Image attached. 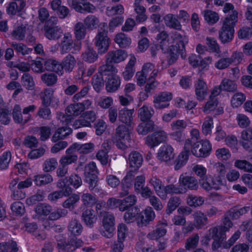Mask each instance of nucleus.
Masks as SVG:
<instances>
[{"label": "nucleus", "instance_id": "f257e3e1", "mask_svg": "<svg viewBox=\"0 0 252 252\" xmlns=\"http://www.w3.org/2000/svg\"><path fill=\"white\" fill-rule=\"evenodd\" d=\"M237 11L228 15L223 23V26L219 31V38L223 43H227L232 40L234 33V26L238 21Z\"/></svg>", "mask_w": 252, "mask_h": 252}, {"label": "nucleus", "instance_id": "f03ea898", "mask_svg": "<svg viewBox=\"0 0 252 252\" xmlns=\"http://www.w3.org/2000/svg\"><path fill=\"white\" fill-rule=\"evenodd\" d=\"M58 18L54 16L46 21L44 26V35L49 40H58L62 36L63 31L58 24Z\"/></svg>", "mask_w": 252, "mask_h": 252}, {"label": "nucleus", "instance_id": "7ed1b4c3", "mask_svg": "<svg viewBox=\"0 0 252 252\" xmlns=\"http://www.w3.org/2000/svg\"><path fill=\"white\" fill-rule=\"evenodd\" d=\"M97 171L94 162L86 165L84 169L85 182L88 184L91 191L96 192L98 183Z\"/></svg>", "mask_w": 252, "mask_h": 252}, {"label": "nucleus", "instance_id": "20e7f679", "mask_svg": "<svg viewBox=\"0 0 252 252\" xmlns=\"http://www.w3.org/2000/svg\"><path fill=\"white\" fill-rule=\"evenodd\" d=\"M190 149L195 157L204 158L210 154L212 146L208 140H201L192 144Z\"/></svg>", "mask_w": 252, "mask_h": 252}, {"label": "nucleus", "instance_id": "39448f33", "mask_svg": "<svg viewBox=\"0 0 252 252\" xmlns=\"http://www.w3.org/2000/svg\"><path fill=\"white\" fill-rule=\"evenodd\" d=\"M94 42L99 54L105 53L109 48L110 42L107 32L102 29L99 30L94 39Z\"/></svg>", "mask_w": 252, "mask_h": 252}, {"label": "nucleus", "instance_id": "423d86ee", "mask_svg": "<svg viewBox=\"0 0 252 252\" xmlns=\"http://www.w3.org/2000/svg\"><path fill=\"white\" fill-rule=\"evenodd\" d=\"M102 222L104 230L100 231L101 234L107 238H111L114 234V216L108 213H105L103 216Z\"/></svg>", "mask_w": 252, "mask_h": 252}, {"label": "nucleus", "instance_id": "0eeeda50", "mask_svg": "<svg viewBox=\"0 0 252 252\" xmlns=\"http://www.w3.org/2000/svg\"><path fill=\"white\" fill-rule=\"evenodd\" d=\"M180 187L183 188L184 193L187 189L197 190L199 188V183L197 179L192 176L182 174L179 178Z\"/></svg>", "mask_w": 252, "mask_h": 252}, {"label": "nucleus", "instance_id": "6e6552de", "mask_svg": "<svg viewBox=\"0 0 252 252\" xmlns=\"http://www.w3.org/2000/svg\"><path fill=\"white\" fill-rule=\"evenodd\" d=\"M83 242L77 238H71L67 241H63L58 244L59 252H73L76 249L83 245Z\"/></svg>", "mask_w": 252, "mask_h": 252}, {"label": "nucleus", "instance_id": "1a4fd4ad", "mask_svg": "<svg viewBox=\"0 0 252 252\" xmlns=\"http://www.w3.org/2000/svg\"><path fill=\"white\" fill-rule=\"evenodd\" d=\"M166 135L162 130L154 132L146 137V144L151 148L157 146L165 141Z\"/></svg>", "mask_w": 252, "mask_h": 252}, {"label": "nucleus", "instance_id": "9d476101", "mask_svg": "<svg viewBox=\"0 0 252 252\" xmlns=\"http://www.w3.org/2000/svg\"><path fill=\"white\" fill-rule=\"evenodd\" d=\"M172 98V94L168 92H162L154 97V107L158 109H162L169 106V103L167 102Z\"/></svg>", "mask_w": 252, "mask_h": 252}, {"label": "nucleus", "instance_id": "9b49d317", "mask_svg": "<svg viewBox=\"0 0 252 252\" xmlns=\"http://www.w3.org/2000/svg\"><path fill=\"white\" fill-rule=\"evenodd\" d=\"M194 89L197 99L199 101L203 100L208 94V88L202 78H199L195 82Z\"/></svg>", "mask_w": 252, "mask_h": 252}, {"label": "nucleus", "instance_id": "f8f14e48", "mask_svg": "<svg viewBox=\"0 0 252 252\" xmlns=\"http://www.w3.org/2000/svg\"><path fill=\"white\" fill-rule=\"evenodd\" d=\"M189 141L188 140L187 142L185 144L184 151L180 154L177 158L175 160L174 169L176 170H179L182 166L185 165L188 160L190 150L189 149Z\"/></svg>", "mask_w": 252, "mask_h": 252}, {"label": "nucleus", "instance_id": "ddd939ff", "mask_svg": "<svg viewBox=\"0 0 252 252\" xmlns=\"http://www.w3.org/2000/svg\"><path fill=\"white\" fill-rule=\"evenodd\" d=\"M91 103L90 101L87 100L83 103L71 104L66 108V113L69 116H78L84 110L85 104L90 105Z\"/></svg>", "mask_w": 252, "mask_h": 252}, {"label": "nucleus", "instance_id": "4468645a", "mask_svg": "<svg viewBox=\"0 0 252 252\" xmlns=\"http://www.w3.org/2000/svg\"><path fill=\"white\" fill-rule=\"evenodd\" d=\"M142 0H135L134 2V11L136 13L135 20L137 23L145 22L148 16L146 14V8L141 4Z\"/></svg>", "mask_w": 252, "mask_h": 252}, {"label": "nucleus", "instance_id": "2eb2a0df", "mask_svg": "<svg viewBox=\"0 0 252 252\" xmlns=\"http://www.w3.org/2000/svg\"><path fill=\"white\" fill-rule=\"evenodd\" d=\"M173 148L169 145L162 146L158 150V158L161 161L167 162L174 157Z\"/></svg>", "mask_w": 252, "mask_h": 252}, {"label": "nucleus", "instance_id": "dca6fc26", "mask_svg": "<svg viewBox=\"0 0 252 252\" xmlns=\"http://www.w3.org/2000/svg\"><path fill=\"white\" fill-rule=\"evenodd\" d=\"M12 117L16 124L24 125L31 119V115L23 116L21 113V108L19 105H15L12 110Z\"/></svg>", "mask_w": 252, "mask_h": 252}, {"label": "nucleus", "instance_id": "f3484780", "mask_svg": "<svg viewBox=\"0 0 252 252\" xmlns=\"http://www.w3.org/2000/svg\"><path fill=\"white\" fill-rule=\"evenodd\" d=\"M126 55L124 51L117 50L109 51L106 56L107 63H119L123 61L126 58Z\"/></svg>", "mask_w": 252, "mask_h": 252}, {"label": "nucleus", "instance_id": "a211bd4d", "mask_svg": "<svg viewBox=\"0 0 252 252\" xmlns=\"http://www.w3.org/2000/svg\"><path fill=\"white\" fill-rule=\"evenodd\" d=\"M115 136L117 140L130 142L131 138L128 128L125 125H120L116 128Z\"/></svg>", "mask_w": 252, "mask_h": 252}, {"label": "nucleus", "instance_id": "6ab92c4d", "mask_svg": "<svg viewBox=\"0 0 252 252\" xmlns=\"http://www.w3.org/2000/svg\"><path fill=\"white\" fill-rule=\"evenodd\" d=\"M76 64V60L74 57L71 55L68 54L62 60L61 65L62 67V74L63 73V69L68 72L72 71Z\"/></svg>", "mask_w": 252, "mask_h": 252}, {"label": "nucleus", "instance_id": "aec40b11", "mask_svg": "<svg viewBox=\"0 0 252 252\" xmlns=\"http://www.w3.org/2000/svg\"><path fill=\"white\" fill-rule=\"evenodd\" d=\"M94 145L92 143L84 144L75 143L68 148V152H69L72 149H74L75 151H78L80 154H87L92 153L94 150Z\"/></svg>", "mask_w": 252, "mask_h": 252}, {"label": "nucleus", "instance_id": "412c9836", "mask_svg": "<svg viewBox=\"0 0 252 252\" xmlns=\"http://www.w3.org/2000/svg\"><path fill=\"white\" fill-rule=\"evenodd\" d=\"M183 193V188H181L180 186L177 187L175 185L170 184L166 186H163V188L161 190L162 196H159L162 199H165L168 194H182Z\"/></svg>", "mask_w": 252, "mask_h": 252}, {"label": "nucleus", "instance_id": "4be33fe9", "mask_svg": "<svg viewBox=\"0 0 252 252\" xmlns=\"http://www.w3.org/2000/svg\"><path fill=\"white\" fill-rule=\"evenodd\" d=\"M128 160L130 167L136 171L141 166L143 158L139 153L134 151L129 154Z\"/></svg>", "mask_w": 252, "mask_h": 252}, {"label": "nucleus", "instance_id": "5701e85b", "mask_svg": "<svg viewBox=\"0 0 252 252\" xmlns=\"http://www.w3.org/2000/svg\"><path fill=\"white\" fill-rule=\"evenodd\" d=\"M155 129L156 125L153 121L142 122L138 125L136 129L138 134L142 135H145Z\"/></svg>", "mask_w": 252, "mask_h": 252}, {"label": "nucleus", "instance_id": "b1692460", "mask_svg": "<svg viewBox=\"0 0 252 252\" xmlns=\"http://www.w3.org/2000/svg\"><path fill=\"white\" fill-rule=\"evenodd\" d=\"M72 132L71 128L63 126L58 128L52 137V141L56 142L60 139H63Z\"/></svg>", "mask_w": 252, "mask_h": 252}, {"label": "nucleus", "instance_id": "393cba45", "mask_svg": "<svg viewBox=\"0 0 252 252\" xmlns=\"http://www.w3.org/2000/svg\"><path fill=\"white\" fill-rule=\"evenodd\" d=\"M135 63L136 58L134 56H131L123 72V76L125 80H129L133 77L135 72Z\"/></svg>", "mask_w": 252, "mask_h": 252}, {"label": "nucleus", "instance_id": "a878e982", "mask_svg": "<svg viewBox=\"0 0 252 252\" xmlns=\"http://www.w3.org/2000/svg\"><path fill=\"white\" fill-rule=\"evenodd\" d=\"M118 72L117 69L110 63H107L99 67L98 73L103 76H111L112 77L115 76Z\"/></svg>", "mask_w": 252, "mask_h": 252}, {"label": "nucleus", "instance_id": "bb28decb", "mask_svg": "<svg viewBox=\"0 0 252 252\" xmlns=\"http://www.w3.org/2000/svg\"><path fill=\"white\" fill-rule=\"evenodd\" d=\"M68 149L66 151V155L62 157L60 160V164L67 166L68 165L76 162L78 159L77 156L74 153L75 150L72 149L69 152H68Z\"/></svg>", "mask_w": 252, "mask_h": 252}, {"label": "nucleus", "instance_id": "cd10ccee", "mask_svg": "<svg viewBox=\"0 0 252 252\" xmlns=\"http://www.w3.org/2000/svg\"><path fill=\"white\" fill-rule=\"evenodd\" d=\"M168 63L169 64L174 63L178 58V54L181 55V52L179 50V46L177 45H171L167 50Z\"/></svg>", "mask_w": 252, "mask_h": 252}, {"label": "nucleus", "instance_id": "c85d7f7f", "mask_svg": "<svg viewBox=\"0 0 252 252\" xmlns=\"http://www.w3.org/2000/svg\"><path fill=\"white\" fill-rule=\"evenodd\" d=\"M154 111L152 108L146 105L140 108L138 111V117L142 122L151 121L150 119L154 115Z\"/></svg>", "mask_w": 252, "mask_h": 252}, {"label": "nucleus", "instance_id": "c756f323", "mask_svg": "<svg viewBox=\"0 0 252 252\" xmlns=\"http://www.w3.org/2000/svg\"><path fill=\"white\" fill-rule=\"evenodd\" d=\"M133 111V109L128 110L126 108L121 110L119 112V120L128 126H130L132 120Z\"/></svg>", "mask_w": 252, "mask_h": 252}, {"label": "nucleus", "instance_id": "7c9ffc66", "mask_svg": "<svg viewBox=\"0 0 252 252\" xmlns=\"http://www.w3.org/2000/svg\"><path fill=\"white\" fill-rule=\"evenodd\" d=\"M44 64L47 70L62 75L61 63L58 61L54 59H48L44 62Z\"/></svg>", "mask_w": 252, "mask_h": 252}, {"label": "nucleus", "instance_id": "2f4dec72", "mask_svg": "<svg viewBox=\"0 0 252 252\" xmlns=\"http://www.w3.org/2000/svg\"><path fill=\"white\" fill-rule=\"evenodd\" d=\"M166 226L167 224L164 223L158 224L155 230L149 233L148 237L153 240H157L163 237L166 233Z\"/></svg>", "mask_w": 252, "mask_h": 252}, {"label": "nucleus", "instance_id": "473e14b6", "mask_svg": "<svg viewBox=\"0 0 252 252\" xmlns=\"http://www.w3.org/2000/svg\"><path fill=\"white\" fill-rule=\"evenodd\" d=\"M82 219L85 224L90 227L93 226L94 223L96 220V217L94 214V211L91 209H87L83 212L82 214Z\"/></svg>", "mask_w": 252, "mask_h": 252}, {"label": "nucleus", "instance_id": "72a5a7b5", "mask_svg": "<svg viewBox=\"0 0 252 252\" xmlns=\"http://www.w3.org/2000/svg\"><path fill=\"white\" fill-rule=\"evenodd\" d=\"M121 84L120 78L115 75L108 79L106 84V90L108 92L113 93L116 91L120 87Z\"/></svg>", "mask_w": 252, "mask_h": 252}, {"label": "nucleus", "instance_id": "f704fd0d", "mask_svg": "<svg viewBox=\"0 0 252 252\" xmlns=\"http://www.w3.org/2000/svg\"><path fill=\"white\" fill-rule=\"evenodd\" d=\"M74 32L76 39L80 41L85 38L87 34V28L83 23L78 22L74 26Z\"/></svg>", "mask_w": 252, "mask_h": 252}, {"label": "nucleus", "instance_id": "c9c22d12", "mask_svg": "<svg viewBox=\"0 0 252 252\" xmlns=\"http://www.w3.org/2000/svg\"><path fill=\"white\" fill-rule=\"evenodd\" d=\"M220 87L223 91L234 93L237 91V86L234 81L224 78L220 83Z\"/></svg>", "mask_w": 252, "mask_h": 252}, {"label": "nucleus", "instance_id": "e433bc0d", "mask_svg": "<svg viewBox=\"0 0 252 252\" xmlns=\"http://www.w3.org/2000/svg\"><path fill=\"white\" fill-rule=\"evenodd\" d=\"M72 44L73 40L71 35L68 33H65L61 43L62 53H65L69 52L72 48Z\"/></svg>", "mask_w": 252, "mask_h": 252}, {"label": "nucleus", "instance_id": "4c0bfd02", "mask_svg": "<svg viewBox=\"0 0 252 252\" xmlns=\"http://www.w3.org/2000/svg\"><path fill=\"white\" fill-rule=\"evenodd\" d=\"M155 218V212L151 207L146 208L144 212V215L140 216V220L142 225L146 226L150 221H152Z\"/></svg>", "mask_w": 252, "mask_h": 252}, {"label": "nucleus", "instance_id": "58836bf2", "mask_svg": "<svg viewBox=\"0 0 252 252\" xmlns=\"http://www.w3.org/2000/svg\"><path fill=\"white\" fill-rule=\"evenodd\" d=\"M137 198L134 195H130L122 200V204L120 205V211H125L135 204Z\"/></svg>", "mask_w": 252, "mask_h": 252}, {"label": "nucleus", "instance_id": "ea45409f", "mask_svg": "<svg viewBox=\"0 0 252 252\" xmlns=\"http://www.w3.org/2000/svg\"><path fill=\"white\" fill-rule=\"evenodd\" d=\"M25 6V2L23 0L12 2L7 8V13L10 15H15L17 12L21 11Z\"/></svg>", "mask_w": 252, "mask_h": 252}, {"label": "nucleus", "instance_id": "a19ab883", "mask_svg": "<svg viewBox=\"0 0 252 252\" xmlns=\"http://www.w3.org/2000/svg\"><path fill=\"white\" fill-rule=\"evenodd\" d=\"M68 231L74 236L81 234L83 231V226L79 221L76 219H72L70 221L68 226Z\"/></svg>", "mask_w": 252, "mask_h": 252}, {"label": "nucleus", "instance_id": "79ce46f5", "mask_svg": "<svg viewBox=\"0 0 252 252\" xmlns=\"http://www.w3.org/2000/svg\"><path fill=\"white\" fill-rule=\"evenodd\" d=\"M82 59L86 62L93 63L98 59V55L96 51L90 47H88L82 54Z\"/></svg>", "mask_w": 252, "mask_h": 252}, {"label": "nucleus", "instance_id": "37998d69", "mask_svg": "<svg viewBox=\"0 0 252 252\" xmlns=\"http://www.w3.org/2000/svg\"><path fill=\"white\" fill-rule=\"evenodd\" d=\"M92 84L93 88L97 93L100 92L104 86V81L101 74L98 73L93 76Z\"/></svg>", "mask_w": 252, "mask_h": 252}, {"label": "nucleus", "instance_id": "c03bdc74", "mask_svg": "<svg viewBox=\"0 0 252 252\" xmlns=\"http://www.w3.org/2000/svg\"><path fill=\"white\" fill-rule=\"evenodd\" d=\"M33 181L37 186H41L52 182L53 178L49 174H40L34 176Z\"/></svg>", "mask_w": 252, "mask_h": 252}, {"label": "nucleus", "instance_id": "a18cd8bd", "mask_svg": "<svg viewBox=\"0 0 252 252\" xmlns=\"http://www.w3.org/2000/svg\"><path fill=\"white\" fill-rule=\"evenodd\" d=\"M175 36V38L179 40L176 45L179 46V50L181 52V57L183 59H185L186 57L185 45L188 42V39L185 36H183L177 32H176Z\"/></svg>", "mask_w": 252, "mask_h": 252}, {"label": "nucleus", "instance_id": "49530a36", "mask_svg": "<svg viewBox=\"0 0 252 252\" xmlns=\"http://www.w3.org/2000/svg\"><path fill=\"white\" fill-rule=\"evenodd\" d=\"M18 251V248L15 241L0 243V252H17Z\"/></svg>", "mask_w": 252, "mask_h": 252}, {"label": "nucleus", "instance_id": "de8ad7c7", "mask_svg": "<svg viewBox=\"0 0 252 252\" xmlns=\"http://www.w3.org/2000/svg\"><path fill=\"white\" fill-rule=\"evenodd\" d=\"M52 207L48 204L45 203H38L34 208L35 213L39 215L47 216L52 211Z\"/></svg>", "mask_w": 252, "mask_h": 252}, {"label": "nucleus", "instance_id": "09e8293b", "mask_svg": "<svg viewBox=\"0 0 252 252\" xmlns=\"http://www.w3.org/2000/svg\"><path fill=\"white\" fill-rule=\"evenodd\" d=\"M84 23L88 29L93 30L97 28L99 20L95 16L90 15L84 19Z\"/></svg>", "mask_w": 252, "mask_h": 252}, {"label": "nucleus", "instance_id": "8fccbe9b", "mask_svg": "<svg viewBox=\"0 0 252 252\" xmlns=\"http://www.w3.org/2000/svg\"><path fill=\"white\" fill-rule=\"evenodd\" d=\"M164 21L166 25L171 28L176 30H180L181 25L178 20L173 14H167L164 17Z\"/></svg>", "mask_w": 252, "mask_h": 252}, {"label": "nucleus", "instance_id": "3c124183", "mask_svg": "<svg viewBox=\"0 0 252 252\" xmlns=\"http://www.w3.org/2000/svg\"><path fill=\"white\" fill-rule=\"evenodd\" d=\"M69 183L64 179H60L57 182V187L60 189V190L63 193V196H68L72 193V189L70 187Z\"/></svg>", "mask_w": 252, "mask_h": 252}, {"label": "nucleus", "instance_id": "603ef678", "mask_svg": "<svg viewBox=\"0 0 252 252\" xmlns=\"http://www.w3.org/2000/svg\"><path fill=\"white\" fill-rule=\"evenodd\" d=\"M57 165L58 161L56 158H47L42 164V169L45 172H50L54 171L57 168Z\"/></svg>", "mask_w": 252, "mask_h": 252}, {"label": "nucleus", "instance_id": "864d4df0", "mask_svg": "<svg viewBox=\"0 0 252 252\" xmlns=\"http://www.w3.org/2000/svg\"><path fill=\"white\" fill-rule=\"evenodd\" d=\"M127 210V211L125 213L124 219L126 223H129L135 221L136 216L139 212V209L137 207H134Z\"/></svg>", "mask_w": 252, "mask_h": 252}, {"label": "nucleus", "instance_id": "5fc2aeb1", "mask_svg": "<svg viewBox=\"0 0 252 252\" xmlns=\"http://www.w3.org/2000/svg\"><path fill=\"white\" fill-rule=\"evenodd\" d=\"M68 214V211L65 209L57 208L53 211H51L48 217L50 220H56L61 218L65 217Z\"/></svg>", "mask_w": 252, "mask_h": 252}, {"label": "nucleus", "instance_id": "6e6d98bb", "mask_svg": "<svg viewBox=\"0 0 252 252\" xmlns=\"http://www.w3.org/2000/svg\"><path fill=\"white\" fill-rule=\"evenodd\" d=\"M80 200L79 195L73 194L65 200L62 204L64 208L73 210L75 207L76 203Z\"/></svg>", "mask_w": 252, "mask_h": 252}, {"label": "nucleus", "instance_id": "4d7b16f0", "mask_svg": "<svg viewBox=\"0 0 252 252\" xmlns=\"http://www.w3.org/2000/svg\"><path fill=\"white\" fill-rule=\"evenodd\" d=\"M199 237L198 234H193L190 237H189L185 244V248L186 250L190 251L193 250L197 246Z\"/></svg>", "mask_w": 252, "mask_h": 252}, {"label": "nucleus", "instance_id": "13d9d810", "mask_svg": "<svg viewBox=\"0 0 252 252\" xmlns=\"http://www.w3.org/2000/svg\"><path fill=\"white\" fill-rule=\"evenodd\" d=\"M181 204V199L178 196H173L170 198L167 204L166 212L167 214H170Z\"/></svg>", "mask_w": 252, "mask_h": 252}, {"label": "nucleus", "instance_id": "bf43d9fd", "mask_svg": "<svg viewBox=\"0 0 252 252\" xmlns=\"http://www.w3.org/2000/svg\"><path fill=\"white\" fill-rule=\"evenodd\" d=\"M41 80L48 86L55 85L58 80L57 76L54 73H44L41 77Z\"/></svg>", "mask_w": 252, "mask_h": 252}, {"label": "nucleus", "instance_id": "052dcab7", "mask_svg": "<svg viewBox=\"0 0 252 252\" xmlns=\"http://www.w3.org/2000/svg\"><path fill=\"white\" fill-rule=\"evenodd\" d=\"M206 44L210 51L217 54L220 52V46L215 38L207 37L206 39Z\"/></svg>", "mask_w": 252, "mask_h": 252}, {"label": "nucleus", "instance_id": "680f3d73", "mask_svg": "<svg viewBox=\"0 0 252 252\" xmlns=\"http://www.w3.org/2000/svg\"><path fill=\"white\" fill-rule=\"evenodd\" d=\"M11 158V154L10 151H7L0 156V168L6 169L8 168Z\"/></svg>", "mask_w": 252, "mask_h": 252}, {"label": "nucleus", "instance_id": "e2e57ef3", "mask_svg": "<svg viewBox=\"0 0 252 252\" xmlns=\"http://www.w3.org/2000/svg\"><path fill=\"white\" fill-rule=\"evenodd\" d=\"M26 27L23 25L18 26L11 32L12 37L16 40H22L25 36Z\"/></svg>", "mask_w": 252, "mask_h": 252}, {"label": "nucleus", "instance_id": "0e129e2a", "mask_svg": "<svg viewBox=\"0 0 252 252\" xmlns=\"http://www.w3.org/2000/svg\"><path fill=\"white\" fill-rule=\"evenodd\" d=\"M204 17L205 20L210 24H214L217 22L219 19L218 13L210 10H204Z\"/></svg>", "mask_w": 252, "mask_h": 252}, {"label": "nucleus", "instance_id": "69168bd1", "mask_svg": "<svg viewBox=\"0 0 252 252\" xmlns=\"http://www.w3.org/2000/svg\"><path fill=\"white\" fill-rule=\"evenodd\" d=\"M116 42L121 48H126L128 46L130 42V39L127 37L124 33L117 34L115 38Z\"/></svg>", "mask_w": 252, "mask_h": 252}, {"label": "nucleus", "instance_id": "338daca9", "mask_svg": "<svg viewBox=\"0 0 252 252\" xmlns=\"http://www.w3.org/2000/svg\"><path fill=\"white\" fill-rule=\"evenodd\" d=\"M246 99L245 95L240 92L236 93L231 100V103L233 107H238L243 104Z\"/></svg>", "mask_w": 252, "mask_h": 252}, {"label": "nucleus", "instance_id": "774afa93", "mask_svg": "<svg viewBox=\"0 0 252 252\" xmlns=\"http://www.w3.org/2000/svg\"><path fill=\"white\" fill-rule=\"evenodd\" d=\"M234 166L245 172H252V164L246 160H236Z\"/></svg>", "mask_w": 252, "mask_h": 252}]
</instances>
